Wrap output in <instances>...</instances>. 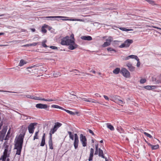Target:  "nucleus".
Returning <instances> with one entry per match:
<instances>
[{
    "label": "nucleus",
    "mask_w": 161,
    "mask_h": 161,
    "mask_svg": "<svg viewBox=\"0 0 161 161\" xmlns=\"http://www.w3.org/2000/svg\"><path fill=\"white\" fill-rule=\"evenodd\" d=\"M74 35L72 34L70 37L68 36L63 37L61 40L60 44L62 45L68 46V48L71 50H74L78 47V45L75 42Z\"/></svg>",
    "instance_id": "f257e3e1"
},
{
    "label": "nucleus",
    "mask_w": 161,
    "mask_h": 161,
    "mask_svg": "<svg viewBox=\"0 0 161 161\" xmlns=\"http://www.w3.org/2000/svg\"><path fill=\"white\" fill-rule=\"evenodd\" d=\"M25 134V133L22 132L19 135L15 141L14 149L22 148Z\"/></svg>",
    "instance_id": "f03ea898"
},
{
    "label": "nucleus",
    "mask_w": 161,
    "mask_h": 161,
    "mask_svg": "<svg viewBox=\"0 0 161 161\" xmlns=\"http://www.w3.org/2000/svg\"><path fill=\"white\" fill-rule=\"evenodd\" d=\"M68 133L69 135V137L70 139L72 140L74 139V145L75 149H76L77 148L79 142V137L77 134H74V135L72 134V133L71 131H68Z\"/></svg>",
    "instance_id": "7ed1b4c3"
},
{
    "label": "nucleus",
    "mask_w": 161,
    "mask_h": 161,
    "mask_svg": "<svg viewBox=\"0 0 161 161\" xmlns=\"http://www.w3.org/2000/svg\"><path fill=\"white\" fill-rule=\"evenodd\" d=\"M133 42V40L131 39H127L126 40L124 43L120 45L119 47L120 48L124 47H129L131 44Z\"/></svg>",
    "instance_id": "20e7f679"
},
{
    "label": "nucleus",
    "mask_w": 161,
    "mask_h": 161,
    "mask_svg": "<svg viewBox=\"0 0 161 161\" xmlns=\"http://www.w3.org/2000/svg\"><path fill=\"white\" fill-rule=\"evenodd\" d=\"M120 73L122 74L124 77L126 78L130 77V73L129 71L125 68H122L120 71Z\"/></svg>",
    "instance_id": "39448f33"
},
{
    "label": "nucleus",
    "mask_w": 161,
    "mask_h": 161,
    "mask_svg": "<svg viewBox=\"0 0 161 161\" xmlns=\"http://www.w3.org/2000/svg\"><path fill=\"white\" fill-rule=\"evenodd\" d=\"M7 129L8 127L7 126H4L3 127L1 131V135H0V141L2 142L4 140Z\"/></svg>",
    "instance_id": "423d86ee"
},
{
    "label": "nucleus",
    "mask_w": 161,
    "mask_h": 161,
    "mask_svg": "<svg viewBox=\"0 0 161 161\" xmlns=\"http://www.w3.org/2000/svg\"><path fill=\"white\" fill-rule=\"evenodd\" d=\"M80 140L82 144L83 147H85L87 145V139L85 136L82 134L80 135Z\"/></svg>",
    "instance_id": "0eeeda50"
},
{
    "label": "nucleus",
    "mask_w": 161,
    "mask_h": 161,
    "mask_svg": "<svg viewBox=\"0 0 161 161\" xmlns=\"http://www.w3.org/2000/svg\"><path fill=\"white\" fill-rule=\"evenodd\" d=\"M52 132V131L51 130L49 133V140L48 142L49 148L52 150L53 149V143L52 140V134L54 133H53Z\"/></svg>",
    "instance_id": "6e6552de"
},
{
    "label": "nucleus",
    "mask_w": 161,
    "mask_h": 161,
    "mask_svg": "<svg viewBox=\"0 0 161 161\" xmlns=\"http://www.w3.org/2000/svg\"><path fill=\"white\" fill-rule=\"evenodd\" d=\"M36 123H31L28 127V130L30 133L32 134L33 133L34 130L35 129V126L37 124Z\"/></svg>",
    "instance_id": "1a4fd4ad"
},
{
    "label": "nucleus",
    "mask_w": 161,
    "mask_h": 161,
    "mask_svg": "<svg viewBox=\"0 0 161 161\" xmlns=\"http://www.w3.org/2000/svg\"><path fill=\"white\" fill-rule=\"evenodd\" d=\"M49 106H48L46 104H43L42 103H38L36 104V107L39 109H43L47 110H48L47 108L49 107Z\"/></svg>",
    "instance_id": "9d476101"
},
{
    "label": "nucleus",
    "mask_w": 161,
    "mask_h": 161,
    "mask_svg": "<svg viewBox=\"0 0 161 161\" xmlns=\"http://www.w3.org/2000/svg\"><path fill=\"white\" fill-rule=\"evenodd\" d=\"M62 125V124L59 122H57L55 123L53 127L51 130L52 131V132L53 133H54Z\"/></svg>",
    "instance_id": "9b49d317"
},
{
    "label": "nucleus",
    "mask_w": 161,
    "mask_h": 161,
    "mask_svg": "<svg viewBox=\"0 0 161 161\" xmlns=\"http://www.w3.org/2000/svg\"><path fill=\"white\" fill-rule=\"evenodd\" d=\"M35 100H42V101H48V102H52L54 101V100L50 99H45L44 98H42L40 97H37L36 96H33V99Z\"/></svg>",
    "instance_id": "f8f14e48"
},
{
    "label": "nucleus",
    "mask_w": 161,
    "mask_h": 161,
    "mask_svg": "<svg viewBox=\"0 0 161 161\" xmlns=\"http://www.w3.org/2000/svg\"><path fill=\"white\" fill-rule=\"evenodd\" d=\"M65 17H63L62 16H47L45 17V18L48 20H57L56 19L58 18H65Z\"/></svg>",
    "instance_id": "ddd939ff"
},
{
    "label": "nucleus",
    "mask_w": 161,
    "mask_h": 161,
    "mask_svg": "<svg viewBox=\"0 0 161 161\" xmlns=\"http://www.w3.org/2000/svg\"><path fill=\"white\" fill-rule=\"evenodd\" d=\"M98 156L99 157H101L103 158H104L105 160V161H108L107 158L104 156V155L103 151L100 148H99Z\"/></svg>",
    "instance_id": "4468645a"
},
{
    "label": "nucleus",
    "mask_w": 161,
    "mask_h": 161,
    "mask_svg": "<svg viewBox=\"0 0 161 161\" xmlns=\"http://www.w3.org/2000/svg\"><path fill=\"white\" fill-rule=\"evenodd\" d=\"M126 66L128 67L130 71H133L135 70V67L132 65L131 64L128 63L126 64Z\"/></svg>",
    "instance_id": "2eb2a0df"
},
{
    "label": "nucleus",
    "mask_w": 161,
    "mask_h": 161,
    "mask_svg": "<svg viewBox=\"0 0 161 161\" xmlns=\"http://www.w3.org/2000/svg\"><path fill=\"white\" fill-rule=\"evenodd\" d=\"M120 97L117 96L111 95L110 96V100L115 102Z\"/></svg>",
    "instance_id": "dca6fc26"
},
{
    "label": "nucleus",
    "mask_w": 161,
    "mask_h": 161,
    "mask_svg": "<svg viewBox=\"0 0 161 161\" xmlns=\"http://www.w3.org/2000/svg\"><path fill=\"white\" fill-rule=\"evenodd\" d=\"M94 152V149L92 148L90 149V154L88 159L89 161H91L92 160Z\"/></svg>",
    "instance_id": "f3484780"
},
{
    "label": "nucleus",
    "mask_w": 161,
    "mask_h": 161,
    "mask_svg": "<svg viewBox=\"0 0 161 161\" xmlns=\"http://www.w3.org/2000/svg\"><path fill=\"white\" fill-rule=\"evenodd\" d=\"M81 38L82 40L90 41L92 40V38L91 36H82L81 37Z\"/></svg>",
    "instance_id": "a211bd4d"
},
{
    "label": "nucleus",
    "mask_w": 161,
    "mask_h": 161,
    "mask_svg": "<svg viewBox=\"0 0 161 161\" xmlns=\"http://www.w3.org/2000/svg\"><path fill=\"white\" fill-rule=\"evenodd\" d=\"M45 133H44L42 137V141L40 144V146L42 147L44 146L45 143Z\"/></svg>",
    "instance_id": "6ab92c4d"
},
{
    "label": "nucleus",
    "mask_w": 161,
    "mask_h": 161,
    "mask_svg": "<svg viewBox=\"0 0 161 161\" xmlns=\"http://www.w3.org/2000/svg\"><path fill=\"white\" fill-rule=\"evenodd\" d=\"M138 57L136 55H129L126 57L125 58V60H129L130 58H134L135 59H136Z\"/></svg>",
    "instance_id": "aec40b11"
},
{
    "label": "nucleus",
    "mask_w": 161,
    "mask_h": 161,
    "mask_svg": "<svg viewBox=\"0 0 161 161\" xmlns=\"http://www.w3.org/2000/svg\"><path fill=\"white\" fill-rule=\"evenodd\" d=\"M8 146L6 145L5 147V149L3 153V154L9 156L10 153L8 152Z\"/></svg>",
    "instance_id": "412c9836"
},
{
    "label": "nucleus",
    "mask_w": 161,
    "mask_h": 161,
    "mask_svg": "<svg viewBox=\"0 0 161 161\" xmlns=\"http://www.w3.org/2000/svg\"><path fill=\"white\" fill-rule=\"evenodd\" d=\"M27 62L25 60L22 59L20 60L19 65L20 66H22L26 64Z\"/></svg>",
    "instance_id": "4be33fe9"
},
{
    "label": "nucleus",
    "mask_w": 161,
    "mask_h": 161,
    "mask_svg": "<svg viewBox=\"0 0 161 161\" xmlns=\"http://www.w3.org/2000/svg\"><path fill=\"white\" fill-rule=\"evenodd\" d=\"M120 71L119 68H117L113 71V73L114 74H118L119 72L120 73Z\"/></svg>",
    "instance_id": "5701e85b"
},
{
    "label": "nucleus",
    "mask_w": 161,
    "mask_h": 161,
    "mask_svg": "<svg viewBox=\"0 0 161 161\" xmlns=\"http://www.w3.org/2000/svg\"><path fill=\"white\" fill-rule=\"evenodd\" d=\"M51 107L52 108H59L61 109V110H63L64 109V108L61 107L60 106H59L58 105H52L51 106Z\"/></svg>",
    "instance_id": "b1692460"
},
{
    "label": "nucleus",
    "mask_w": 161,
    "mask_h": 161,
    "mask_svg": "<svg viewBox=\"0 0 161 161\" xmlns=\"http://www.w3.org/2000/svg\"><path fill=\"white\" fill-rule=\"evenodd\" d=\"M9 157V156H8L3 154V155H2V157H1V158H0V159H2V161H6V158L7 157Z\"/></svg>",
    "instance_id": "393cba45"
},
{
    "label": "nucleus",
    "mask_w": 161,
    "mask_h": 161,
    "mask_svg": "<svg viewBox=\"0 0 161 161\" xmlns=\"http://www.w3.org/2000/svg\"><path fill=\"white\" fill-rule=\"evenodd\" d=\"M110 42H108L107 41L104 43L102 45V47H106L110 45Z\"/></svg>",
    "instance_id": "a878e982"
},
{
    "label": "nucleus",
    "mask_w": 161,
    "mask_h": 161,
    "mask_svg": "<svg viewBox=\"0 0 161 161\" xmlns=\"http://www.w3.org/2000/svg\"><path fill=\"white\" fill-rule=\"evenodd\" d=\"M116 103H117L119 104H124L125 103V102L124 101H123L122 100H120L118 98V99L115 102Z\"/></svg>",
    "instance_id": "bb28decb"
},
{
    "label": "nucleus",
    "mask_w": 161,
    "mask_h": 161,
    "mask_svg": "<svg viewBox=\"0 0 161 161\" xmlns=\"http://www.w3.org/2000/svg\"><path fill=\"white\" fill-rule=\"evenodd\" d=\"M10 129H9L8 131L7 135H6L5 138V139H4V140H7L8 139V138L9 137V134H10Z\"/></svg>",
    "instance_id": "cd10ccee"
},
{
    "label": "nucleus",
    "mask_w": 161,
    "mask_h": 161,
    "mask_svg": "<svg viewBox=\"0 0 161 161\" xmlns=\"http://www.w3.org/2000/svg\"><path fill=\"white\" fill-rule=\"evenodd\" d=\"M62 110H64V111H65V112H66L69 113V114L70 115H73L75 114L74 112H73L71 111H70L69 110L65 109L64 108V109H63Z\"/></svg>",
    "instance_id": "c85d7f7f"
},
{
    "label": "nucleus",
    "mask_w": 161,
    "mask_h": 161,
    "mask_svg": "<svg viewBox=\"0 0 161 161\" xmlns=\"http://www.w3.org/2000/svg\"><path fill=\"white\" fill-rule=\"evenodd\" d=\"M107 127L109 129L111 130H114V126L112 125L111 124H107Z\"/></svg>",
    "instance_id": "c756f323"
},
{
    "label": "nucleus",
    "mask_w": 161,
    "mask_h": 161,
    "mask_svg": "<svg viewBox=\"0 0 161 161\" xmlns=\"http://www.w3.org/2000/svg\"><path fill=\"white\" fill-rule=\"evenodd\" d=\"M119 28V29L120 30L122 31H131L133 30L131 29H127L125 28H123V27H120Z\"/></svg>",
    "instance_id": "7c9ffc66"
},
{
    "label": "nucleus",
    "mask_w": 161,
    "mask_h": 161,
    "mask_svg": "<svg viewBox=\"0 0 161 161\" xmlns=\"http://www.w3.org/2000/svg\"><path fill=\"white\" fill-rule=\"evenodd\" d=\"M159 147V145L158 144L153 145H152L151 148L152 150H156Z\"/></svg>",
    "instance_id": "2f4dec72"
},
{
    "label": "nucleus",
    "mask_w": 161,
    "mask_h": 161,
    "mask_svg": "<svg viewBox=\"0 0 161 161\" xmlns=\"http://www.w3.org/2000/svg\"><path fill=\"white\" fill-rule=\"evenodd\" d=\"M145 0L147 1L149 4H150L153 5H154L155 4V2L152 0Z\"/></svg>",
    "instance_id": "473e14b6"
},
{
    "label": "nucleus",
    "mask_w": 161,
    "mask_h": 161,
    "mask_svg": "<svg viewBox=\"0 0 161 161\" xmlns=\"http://www.w3.org/2000/svg\"><path fill=\"white\" fill-rule=\"evenodd\" d=\"M107 49L108 52L114 51L115 53L116 52V51L114 49H113L111 47H108Z\"/></svg>",
    "instance_id": "72a5a7b5"
},
{
    "label": "nucleus",
    "mask_w": 161,
    "mask_h": 161,
    "mask_svg": "<svg viewBox=\"0 0 161 161\" xmlns=\"http://www.w3.org/2000/svg\"><path fill=\"white\" fill-rule=\"evenodd\" d=\"M81 98L82 101L89 102H90V100H91V98Z\"/></svg>",
    "instance_id": "f704fd0d"
},
{
    "label": "nucleus",
    "mask_w": 161,
    "mask_h": 161,
    "mask_svg": "<svg viewBox=\"0 0 161 161\" xmlns=\"http://www.w3.org/2000/svg\"><path fill=\"white\" fill-rule=\"evenodd\" d=\"M17 149V151L16 153V154H17L18 155H20L21 153V151L22 150V148H17L16 149Z\"/></svg>",
    "instance_id": "c9c22d12"
},
{
    "label": "nucleus",
    "mask_w": 161,
    "mask_h": 161,
    "mask_svg": "<svg viewBox=\"0 0 161 161\" xmlns=\"http://www.w3.org/2000/svg\"><path fill=\"white\" fill-rule=\"evenodd\" d=\"M39 131H36L35 132L34 136V137L33 140H35V139H38V134Z\"/></svg>",
    "instance_id": "e433bc0d"
},
{
    "label": "nucleus",
    "mask_w": 161,
    "mask_h": 161,
    "mask_svg": "<svg viewBox=\"0 0 161 161\" xmlns=\"http://www.w3.org/2000/svg\"><path fill=\"white\" fill-rule=\"evenodd\" d=\"M144 134L147 137H148L150 138H153L152 136L150 134H148V133H147L146 132H144Z\"/></svg>",
    "instance_id": "4c0bfd02"
},
{
    "label": "nucleus",
    "mask_w": 161,
    "mask_h": 161,
    "mask_svg": "<svg viewBox=\"0 0 161 161\" xmlns=\"http://www.w3.org/2000/svg\"><path fill=\"white\" fill-rule=\"evenodd\" d=\"M113 38L111 36H109L108 38L106 40V41L110 42L113 41Z\"/></svg>",
    "instance_id": "58836bf2"
},
{
    "label": "nucleus",
    "mask_w": 161,
    "mask_h": 161,
    "mask_svg": "<svg viewBox=\"0 0 161 161\" xmlns=\"http://www.w3.org/2000/svg\"><path fill=\"white\" fill-rule=\"evenodd\" d=\"M60 73L59 72H58L56 73H54L53 74V76L54 77H58V76H60Z\"/></svg>",
    "instance_id": "ea45409f"
},
{
    "label": "nucleus",
    "mask_w": 161,
    "mask_h": 161,
    "mask_svg": "<svg viewBox=\"0 0 161 161\" xmlns=\"http://www.w3.org/2000/svg\"><path fill=\"white\" fill-rule=\"evenodd\" d=\"M47 41L46 40H44L42 42V46L44 47H48V46L46 45V42Z\"/></svg>",
    "instance_id": "a19ab883"
},
{
    "label": "nucleus",
    "mask_w": 161,
    "mask_h": 161,
    "mask_svg": "<svg viewBox=\"0 0 161 161\" xmlns=\"http://www.w3.org/2000/svg\"><path fill=\"white\" fill-rule=\"evenodd\" d=\"M137 62L136 66L137 67H138L140 66V62L139 60V58H138V57L136 59Z\"/></svg>",
    "instance_id": "79ce46f5"
},
{
    "label": "nucleus",
    "mask_w": 161,
    "mask_h": 161,
    "mask_svg": "<svg viewBox=\"0 0 161 161\" xmlns=\"http://www.w3.org/2000/svg\"><path fill=\"white\" fill-rule=\"evenodd\" d=\"M63 17H65L66 18H61V20H63V21H65V20H72V19H68L67 18L68 17H65V16H63Z\"/></svg>",
    "instance_id": "37998d69"
},
{
    "label": "nucleus",
    "mask_w": 161,
    "mask_h": 161,
    "mask_svg": "<svg viewBox=\"0 0 161 161\" xmlns=\"http://www.w3.org/2000/svg\"><path fill=\"white\" fill-rule=\"evenodd\" d=\"M146 81V80L145 79H142L140 80V83L141 84H143Z\"/></svg>",
    "instance_id": "c03bdc74"
},
{
    "label": "nucleus",
    "mask_w": 161,
    "mask_h": 161,
    "mask_svg": "<svg viewBox=\"0 0 161 161\" xmlns=\"http://www.w3.org/2000/svg\"><path fill=\"white\" fill-rule=\"evenodd\" d=\"M90 101V102H92V103H99V104H102L101 103L99 102L95 101V100L93 99H91V100Z\"/></svg>",
    "instance_id": "a18cd8bd"
},
{
    "label": "nucleus",
    "mask_w": 161,
    "mask_h": 161,
    "mask_svg": "<svg viewBox=\"0 0 161 161\" xmlns=\"http://www.w3.org/2000/svg\"><path fill=\"white\" fill-rule=\"evenodd\" d=\"M41 31H42V32L43 33H46L47 31V30L45 28H44V27H42Z\"/></svg>",
    "instance_id": "49530a36"
},
{
    "label": "nucleus",
    "mask_w": 161,
    "mask_h": 161,
    "mask_svg": "<svg viewBox=\"0 0 161 161\" xmlns=\"http://www.w3.org/2000/svg\"><path fill=\"white\" fill-rule=\"evenodd\" d=\"M49 47L52 49H54V50H57L58 49V47H57L53 46H50Z\"/></svg>",
    "instance_id": "de8ad7c7"
},
{
    "label": "nucleus",
    "mask_w": 161,
    "mask_h": 161,
    "mask_svg": "<svg viewBox=\"0 0 161 161\" xmlns=\"http://www.w3.org/2000/svg\"><path fill=\"white\" fill-rule=\"evenodd\" d=\"M150 86H144V88L147 90H151Z\"/></svg>",
    "instance_id": "09e8293b"
},
{
    "label": "nucleus",
    "mask_w": 161,
    "mask_h": 161,
    "mask_svg": "<svg viewBox=\"0 0 161 161\" xmlns=\"http://www.w3.org/2000/svg\"><path fill=\"white\" fill-rule=\"evenodd\" d=\"M26 97L30 99H33V96H31L30 95H27L26 96Z\"/></svg>",
    "instance_id": "8fccbe9b"
},
{
    "label": "nucleus",
    "mask_w": 161,
    "mask_h": 161,
    "mask_svg": "<svg viewBox=\"0 0 161 161\" xmlns=\"http://www.w3.org/2000/svg\"><path fill=\"white\" fill-rule=\"evenodd\" d=\"M0 92H10V93H18V92H11V91H0Z\"/></svg>",
    "instance_id": "3c124183"
},
{
    "label": "nucleus",
    "mask_w": 161,
    "mask_h": 161,
    "mask_svg": "<svg viewBox=\"0 0 161 161\" xmlns=\"http://www.w3.org/2000/svg\"><path fill=\"white\" fill-rule=\"evenodd\" d=\"M151 90L154 89L156 88V86H150Z\"/></svg>",
    "instance_id": "603ef678"
},
{
    "label": "nucleus",
    "mask_w": 161,
    "mask_h": 161,
    "mask_svg": "<svg viewBox=\"0 0 161 161\" xmlns=\"http://www.w3.org/2000/svg\"><path fill=\"white\" fill-rule=\"evenodd\" d=\"M31 46H36L37 44L38 43L37 42H33V43H31Z\"/></svg>",
    "instance_id": "864d4df0"
},
{
    "label": "nucleus",
    "mask_w": 161,
    "mask_h": 161,
    "mask_svg": "<svg viewBox=\"0 0 161 161\" xmlns=\"http://www.w3.org/2000/svg\"><path fill=\"white\" fill-rule=\"evenodd\" d=\"M89 132L92 135H93V136L95 135V134H94V132H93V131L92 130H91L90 129H89Z\"/></svg>",
    "instance_id": "5fc2aeb1"
},
{
    "label": "nucleus",
    "mask_w": 161,
    "mask_h": 161,
    "mask_svg": "<svg viewBox=\"0 0 161 161\" xmlns=\"http://www.w3.org/2000/svg\"><path fill=\"white\" fill-rule=\"evenodd\" d=\"M103 97L106 100H109V98L107 96L104 95H103Z\"/></svg>",
    "instance_id": "6e6d98bb"
},
{
    "label": "nucleus",
    "mask_w": 161,
    "mask_h": 161,
    "mask_svg": "<svg viewBox=\"0 0 161 161\" xmlns=\"http://www.w3.org/2000/svg\"><path fill=\"white\" fill-rule=\"evenodd\" d=\"M42 27H44V28H47V29L48 27V25H46V24H44V25H43L42 26Z\"/></svg>",
    "instance_id": "4d7b16f0"
},
{
    "label": "nucleus",
    "mask_w": 161,
    "mask_h": 161,
    "mask_svg": "<svg viewBox=\"0 0 161 161\" xmlns=\"http://www.w3.org/2000/svg\"><path fill=\"white\" fill-rule=\"evenodd\" d=\"M72 21H82V20L80 19H72Z\"/></svg>",
    "instance_id": "13d9d810"
},
{
    "label": "nucleus",
    "mask_w": 161,
    "mask_h": 161,
    "mask_svg": "<svg viewBox=\"0 0 161 161\" xmlns=\"http://www.w3.org/2000/svg\"><path fill=\"white\" fill-rule=\"evenodd\" d=\"M98 154V150H95V153H94V155H96L97 154Z\"/></svg>",
    "instance_id": "bf43d9fd"
},
{
    "label": "nucleus",
    "mask_w": 161,
    "mask_h": 161,
    "mask_svg": "<svg viewBox=\"0 0 161 161\" xmlns=\"http://www.w3.org/2000/svg\"><path fill=\"white\" fill-rule=\"evenodd\" d=\"M96 150H99V148H98V144H96L95 145Z\"/></svg>",
    "instance_id": "052dcab7"
},
{
    "label": "nucleus",
    "mask_w": 161,
    "mask_h": 161,
    "mask_svg": "<svg viewBox=\"0 0 161 161\" xmlns=\"http://www.w3.org/2000/svg\"><path fill=\"white\" fill-rule=\"evenodd\" d=\"M24 47H29L31 46V44H27L23 46Z\"/></svg>",
    "instance_id": "680f3d73"
},
{
    "label": "nucleus",
    "mask_w": 161,
    "mask_h": 161,
    "mask_svg": "<svg viewBox=\"0 0 161 161\" xmlns=\"http://www.w3.org/2000/svg\"><path fill=\"white\" fill-rule=\"evenodd\" d=\"M18 95L19 96H22V97L23 98H25V97H26V96L25 95H23V94H21V95Z\"/></svg>",
    "instance_id": "e2e57ef3"
},
{
    "label": "nucleus",
    "mask_w": 161,
    "mask_h": 161,
    "mask_svg": "<svg viewBox=\"0 0 161 161\" xmlns=\"http://www.w3.org/2000/svg\"><path fill=\"white\" fill-rule=\"evenodd\" d=\"M95 95L97 96V97H101V96H100V94H98V93H96L95 94Z\"/></svg>",
    "instance_id": "0e129e2a"
},
{
    "label": "nucleus",
    "mask_w": 161,
    "mask_h": 161,
    "mask_svg": "<svg viewBox=\"0 0 161 161\" xmlns=\"http://www.w3.org/2000/svg\"><path fill=\"white\" fill-rule=\"evenodd\" d=\"M35 66V65H34L33 66H30V67H29L27 68V69H31L34 67Z\"/></svg>",
    "instance_id": "69168bd1"
},
{
    "label": "nucleus",
    "mask_w": 161,
    "mask_h": 161,
    "mask_svg": "<svg viewBox=\"0 0 161 161\" xmlns=\"http://www.w3.org/2000/svg\"><path fill=\"white\" fill-rule=\"evenodd\" d=\"M153 27L155 28H156V29H159V30H161V28H159V27H158L157 26H153Z\"/></svg>",
    "instance_id": "338daca9"
},
{
    "label": "nucleus",
    "mask_w": 161,
    "mask_h": 161,
    "mask_svg": "<svg viewBox=\"0 0 161 161\" xmlns=\"http://www.w3.org/2000/svg\"><path fill=\"white\" fill-rule=\"evenodd\" d=\"M147 145L149 146H150L151 147L152 146V145L151 144H150V143H149V142H147Z\"/></svg>",
    "instance_id": "774afa93"
}]
</instances>
